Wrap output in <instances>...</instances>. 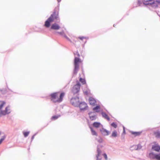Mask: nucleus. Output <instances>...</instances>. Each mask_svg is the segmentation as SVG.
I'll return each mask as SVG.
<instances>
[{
  "instance_id": "1",
  "label": "nucleus",
  "mask_w": 160,
  "mask_h": 160,
  "mask_svg": "<svg viewBox=\"0 0 160 160\" xmlns=\"http://www.w3.org/2000/svg\"><path fill=\"white\" fill-rule=\"evenodd\" d=\"M59 11L58 8H55L52 14L45 21L44 26L46 28H49L50 25V23L58 20L59 19Z\"/></svg>"
},
{
  "instance_id": "2",
  "label": "nucleus",
  "mask_w": 160,
  "mask_h": 160,
  "mask_svg": "<svg viewBox=\"0 0 160 160\" xmlns=\"http://www.w3.org/2000/svg\"><path fill=\"white\" fill-rule=\"evenodd\" d=\"M65 95L64 92H57L51 94V100L54 102H60L62 101Z\"/></svg>"
},
{
  "instance_id": "3",
  "label": "nucleus",
  "mask_w": 160,
  "mask_h": 160,
  "mask_svg": "<svg viewBox=\"0 0 160 160\" xmlns=\"http://www.w3.org/2000/svg\"><path fill=\"white\" fill-rule=\"evenodd\" d=\"M82 62V61L78 58L75 57L74 59V73L76 74L79 68V63Z\"/></svg>"
},
{
  "instance_id": "4",
  "label": "nucleus",
  "mask_w": 160,
  "mask_h": 160,
  "mask_svg": "<svg viewBox=\"0 0 160 160\" xmlns=\"http://www.w3.org/2000/svg\"><path fill=\"white\" fill-rule=\"evenodd\" d=\"M11 110L9 106H7L4 110L0 109V117L2 116H5L9 114Z\"/></svg>"
},
{
  "instance_id": "5",
  "label": "nucleus",
  "mask_w": 160,
  "mask_h": 160,
  "mask_svg": "<svg viewBox=\"0 0 160 160\" xmlns=\"http://www.w3.org/2000/svg\"><path fill=\"white\" fill-rule=\"evenodd\" d=\"M149 157L151 159L160 160V153L159 154H155L153 152H151L149 154Z\"/></svg>"
},
{
  "instance_id": "6",
  "label": "nucleus",
  "mask_w": 160,
  "mask_h": 160,
  "mask_svg": "<svg viewBox=\"0 0 160 160\" xmlns=\"http://www.w3.org/2000/svg\"><path fill=\"white\" fill-rule=\"evenodd\" d=\"M70 102L72 105L75 107H77L79 102V98L78 97L72 98Z\"/></svg>"
},
{
  "instance_id": "7",
  "label": "nucleus",
  "mask_w": 160,
  "mask_h": 160,
  "mask_svg": "<svg viewBox=\"0 0 160 160\" xmlns=\"http://www.w3.org/2000/svg\"><path fill=\"white\" fill-rule=\"evenodd\" d=\"M80 84L78 81L77 82V84L74 85L72 89V92L74 94L77 93L80 90Z\"/></svg>"
},
{
  "instance_id": "8",
  "label": "nucleus",
  "mask_w": 160,
  "mask_h": 160,
  "mask_svg": "<svg viewBox=\"0 0 160 160\" xmlns=\"http://www.w3.org/2000/svg\"><path fill=\"white\" fill-rule=\"evenodd\" d=\"M154 0H144L143 3L145 5H150L153 6L155 4Z\"/></svg>"
},
{
  "instance_id": "9",
  "label": "nucleus",
  "mask_w": 160,
  "mask_h": 160,
  "mask_svg": "<svg viewBox=\"0 0 160 160\" xmlns=\"http://www.w3.org/2000/svg\"><path fill=\"white\" fill-rule=\"evenodd\" d=\"M79 106L81 110H85L88 108L87 104L85 102H81Z\"/></svg>"
},
{
  "instance_id": "10",
  "label": "nucleus",
  "mask_w": 160,
  "mask_h": 160,
  "mask_svg": "<svg viewBox=\"0 0 160 160\" xmlns=\"http://www.w3.org/2000/svg\"><path fill=\"white\" fill-rule=\"evenodd\" d=\"M152 149L157 152L160 150V146L158 144L153 145L152 147Z\"/></svg>"
},
{
  "instance_id": "11",
  "label": "nucleus",
  "mask_w": 160,
  "mask_h": 160,
  "mask_svg": "<svg viewBox=\"0 0 160 160\" xmlns=\"http://www.w3.org/2000/svg\"><path fill=\"white\" fill-rule=\"evenodd\" d=\"M60 27L59 25L56 23H54L52 25L51 29L55 30H58L60 29Z\"/></svg>"
},
{
  "instance_id": "12",
  "label": "nucleus",
  "mask_w": 160,
  "mask_h": 160,
  "mask_svg": "<svg viewBox=\"0 0 160 160\" xmlns=\"http://www.w3.org/2000/svg\"><path fill=\"white\" fill-rule=\"evenodd\" d=\"M89 102L90 104L92 106H94L96 103V100L90 97L89 99Z\"/></svg>"
},
{
  "instance_id": "13",
  "label": "nucleus",
  "mask_w": 160,
  "mask_h": 160,
  "mask_svg": "<svg viewBox=\"0 0 160 160\" xmlns=\"http://www.w3.org/2000/svg\"><path fill=\"white\" fill-rule=\"evenodd\" d=\"M93 113L90 112L89 113V117L90 119L91 120H94L96 118V117L95 115L93 114Z\"/></svg>"
},
{
  "instance_id": "14",
  "label": "nucleus",
  "mask_w": 160,
  "mask_h": 160,
  "mask_svg": "<svg viewBox=\"0 0 160 160\" xmlns=\"http://www.w3.org/2000/svg\"><path fill=\"white\" fill-rule=\"evenodd\" d=\"M98 154L96 155L97 159L96 160H101V158L99 157L101 153V150L98 148H97V150Z\"/></svg>"
},
{
  "instance_id": "15",
  "label": "nucleus",
  "mask_w": 160,
  "mask_h": 160,
  "mask_svg": "<svg viewBox=\"0 0 160 160\" xmlns=\"http://www.w3.org/2000/svg\"><path fill=\"white\" fill-rule=\"evenodd\" d=\"M101 131L102 133L104 135L107 136L109 134V132L108 131L106 130V129L103 128L102 129V130H101Z\"/></svg>"
},
{
  "instance_id": "16",
  "label": "nucleus",
  "mask_w": 160,
  "mask_h": 160,
  "mask_svg": "<svg viewBox=\"0 0 160 160\" xmlns=\"http://www.w3.org/2000/svg\"><path fill=\"white\" fill-rule=\"evenodd\" d=\"M6 102L3 101H0V109L2 110V108L6 104Z\"/></svg>"
},
{
  "instance_id": "17",
  "label": "nucleus",
  "mask_w": 160,
  "mask_h": 160,
  "mask_svg": "<svg viewBox=\"0 0 160 160\" xmlns=\"http://www.w3.org/2000/svg\"><path fill=\"white\" fill-rule=\"evenodd\" d=\"M118 136V133L117 131L116 130L113 131L111 135V137H116Z\"/></svg>"
},
{
  "instance_id": "18",
  "label": "nucleus",
  "mask_w": 160,
  "mask_h": 160,
  "mask_svg": "<svg viewBox=\"0 0 160 160\" xmlns=\"http://www.w3.org/2000/svg\"><path fill=\"white\" fill-rule=\"evenodd\" d=\"M93 111H95L96 112H99L100 111V107L99 105L96 106L93 109Z\"/></svg>"
},
{
  "instance_id": "19",
  "label": "nucleus",
  "mask_w": 160,
  "mask_h": 160,
  "mask_svg": "<svg viewBox=\"0 0 160 160\" xmlns=\"http://www.w3.org/2000/svg\"><path fill=\"white\" fill-rule=\"evenodd\" d=\"M100 125V123L97 122H95L93 124V126L96 128H98L99 127Z\"/></svg>"
},
{
  "instance_id": "20",
  "label": "nucleus",
  "mask_w": 160,
  "mask_h": 160,
  "mask_svg": "<svg viewBox=\"0 0 160 160\" xmlns=\"http://www.w3.org/2000/svg\"><path fill=\"white\" fill-rule=\"evenodd\" d=\"M102 115L103 117L104 118H105L106 119L108 120H110L109 118V117L108 115L105 113L102 112Z\"/></svg>"
},
{
  "instance_id": "21",
  "label": "nucleus",
  "mask_w": 160,
  "mask_h": 160,
  "mask_svg": "<svg viewBox=\"0 0 160 160\" xmlns=\"http://www.w3.org/2000/svg\"><path fill=\"white\" fill-rule=\"evenodd\" d=\"M90 129L91 132L92 134V135L97 136L98 135L97 133L92 128L90 127Z\"/></svg>"
},
{
  "instance_id": "22",
  "label": "nucleus",
  "mask_w": 160,
  "mask_h": 160,
  "mask_svg": "<svg viewBox=\"0 0 160 160\" xmlns=\"http://www.w3.org/2000/svg\"><path fill=\"white\" fill-rule=\"evenodd\" d=\"M141 133V132H131V134L133 135L135 137L136 136H139L140 135Z\"/></svg>"
},
{
  "instance_id": "23",
  "label": "nucleus",
  "mask_w": 160,
  "mask_h": 160,
  "mask_svg": "<svg viewBox=\"0 0 160 160\" xmlns=\"http://www.w3.org/2000/svg\"><path fill=\"white\" fill-rule=\"evenodd\" d=\"M79 81L82 84H86V81L84 79L82 78H79Z\"/></svg>"
},
{
  "instance_id": "24",
  "label": "nucleus",
  "mask_w": 160,
  "mask_h": 160,
  "mask_svg": "<svg viewBox=\"0 0 160 160\" xmlns=\"http://www.w3.org/2000/svg\"><path fill=\"white\" fill-rule=\"evenodd\" d=\"M154 133L156 137L160 138V132H159L158 131L155 132Z\"/></svg>"
},
{
  "instance_id": "25",
  "label": "nucleus",
  "mask_w": 160,
  "mask_h": 160,
  "mask_svg": "<svg viewBox=\"0 0 160 160\" xmlns=\"http://www.w3.org/2000/svg\"><path fill=\"white\" fill-rule=\"evenodd\" d=\"M60 116V115L53 116L51 118V120H55L57 119Z\"/></svg>"
},
{
  "instance_id": "26",
  "label": "nucleus",
  "mask_w": 160,
  "mask_h": 160,
  "mask_svg": "<svg viewBox=\"0 0 160 160\" xmlns=\"http://www.w3.org/2000/svg\"><path fill=\"white\" fill-rule=\"evenodd\" d=\"M111 126L114 128H116L117 127V125L115 123L113 122L111 123Z\"/></svg>"
},
{
  "instance_id": "27",
  "label": "nucleus",
  "mask_w": 160,
  "mask_h": 160,
  "mask_svg": "<svg viewBox=\"0 0 160 160\" xmlns=\"http://www.w3.org/2000/svg\"><path fill=\"white\" fill-rule=\"evenodd\" d=\"M29 132H23V134L25 137H27L29 134Z\"/></svg>"
},
{
  "instance_id": "28",
  "label": "nucleus",
  "mask_w": 160,
  "mask_h": 160,
  "mask_svg": "<svg viewBox=\"0 0 160 160\" xmlns=\"http://www.w3.org/2000/svg\"><path fill=\"white\" fill-rule=\"evenodd\" d=\"M78 38L79 39L81 40H82L83 39H86L87 38L84 37H80Z\"/></svg>"
},
{
  "instance_id": "29",
  "label": "nucleus",
  "mask_w": 160,
  "mask_h": 160,
  "mask_svg": "<svg viewBox=\"0 0 160 160\" xmlns=\"http://www.w3.org/2000/svg\"><path fill=\"white\" fill-rule=\"evenodd\" d=\"M5 137L4 136L0 140V144L2 143V142L5 139Z\"/></svg>"
},
{
  "instance_id": "30",
  "label": "nucleus",
  "mask_w": 160,
  "mask_h": 160,
  "mask_svg": "<svg viewBox=\"0 0 160 160\" xmlns=\"http://www.w3.org/2000/svg\"><path fill=\"white\" fill-rule=\"evenodd\" d=\"M103 156L105 158V159L107 160L108 157H107V155H106V153H104L103 154Z\"/></svg>"
},
{
  "instance_id": "31",
  "label": "nucleus",
  "mask_w": 160,
  "mask_h": 160,
  "mask_svg": "<svg viewBox=\"0 0 160 160\" xmlns=\"http://www.w3.org/2000/svg\"><path fill=\"white\" fill-rule=\"evenodd\" d=\"M156 2L159 4H160V0H156Z\"/></svg>"
},
{
  "instance_id": "32",
  "label": "nucleus",
  "mask_w": 160,
  "mask_h": 160,
  "mask_svg": "<svg viewBox=\"0 0 160 160\" xmlns=\"http://www.w3.org/2000/svg\"><path fill=\"white\" fill-rule=\"evenodd\" d=\"M64 37L66 38L67 39H68V40H69V41H71L70 39L67 36H66V35H65L64 36Z\"/></svg>"
},
{
  "instance_id": "33",
  "label": "nucleus",
  "mask_w": 160,
  "mask_h": 160,
  "mask_svg": "<svg viewBox=\"0 0 160 160\" xmlns=\"http://www.w3.org/2000/svg\"><path fill=\"white\" fill-rule=\"evenodd\" d=\"M61 0H57L58 2H59L61 1Z\"/></svg>"
},
{
  "instance_id": "34",
  "label": "nucleus",
  "mask_w": 160,
  "mask_h": 160,
  "mask_svg": "<svg viewBox=\"0 0 160 160\" xmlns=\"http://www.w3.org/2000/svg\"><path fill=\"white\" fill-rule=\"evenodd\" d=\"M78 55V57H79V53H78V55Z\"/></svg>"
},
{
  "instance_id": "35",
  "label": "nucleus",
  "mask_w": 160,
  "mask_h": 160,
  "mask_svg": "<svg viewBox=\"0 0 160 160\" xmlns=\"http://www.w3.org/2000/svg\"><path fill=\"white\" fill-rule=\"evenodd\" d=\"M115 25L114 24L113 25V27H115Z\"/></svg>"
},
{
  "instance_id": "36",
  "label": "nucleus",
  "mask_w": 160,
  "mask_h": 160,
  "mask_svg": "<svg viewBox=\"0 0 160 160\" xmlns=\"http://www.w3.org/2000/svg\"><path fill=\"white\" fill-rule=\"evenodd\" d=\"M115 25L114 24L113 25V27H115Z\"/></svg>"
},
{
  "instance_id": "37",
  "label": "nucleus",
  "mask_w": 160,
  "mask_h": 160,
  "mask_svg": "<svg viewBox=\"0 0 160 160\" xmlns=\"http://www.w3.org/2000/svg\"><path fill=\"white\" fill-rule=\"evenodd\" d=\"M123 129H124V132H125V130H124V128H123Z\"/></svg>"
}]
</instances>
